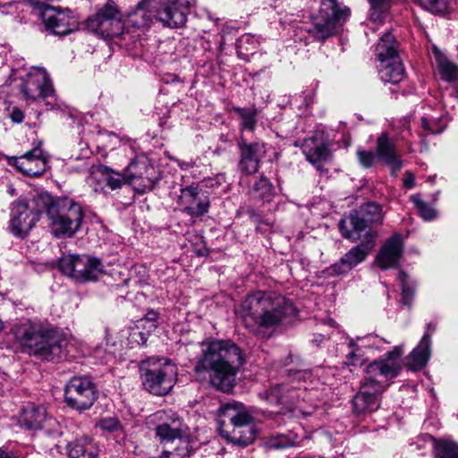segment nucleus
I'll return each instance as SVG.
<instances>
[{"mask_svg": "<svg viewBox=\"0 0 458 458\" xmlns=\"http://www.w3.org/2000/svg\"><path fill=\"white\" fill-rule=\"evenodd\" d=\"M241 348L230 340L207 339L201 343L200 353L195 359L194 371L208 376L212 386L227 392L243 364Z\"/></svg>", "mask_w": 458, "mask_h": 458, "instance_id": "nucleus-1", "label": "nucleus"}, {"mask_svg": "<svg viewBox=\"0 0 458 458\" xmlns=\"http://www.w3.org/2000/svg\"><path fill=\"white\" fill-rule=\"evenodd\" d=\"M403 354L402 345L394 346L383 356L370 362L366 368V376L360 391L352 400L356 413L372 412L379 407L382 394L398 377L403 369L401 357Z\"/></svg>", "mask_w": 458, "mask_h": 458, "instance_id": "nucleus-2", "label": "nucleus"}, {"mask_svg": "<svg viewBox=\"0 0 458 458\" xmlns=\"http://www.w3.org/2000/svg\"><path fill=\"white\" fill-rule=\"evenodd\" d=\"M295 311L293 303L276 292H253L241 304L245 327L255 335L274 331Z\"/></svg>", "mask_w": 458, "mask_h": 458, "instance_id": "nucleus-3", "label": "nucleus"}, {"mask_svg": "<svg viewBox=\"0 0 458 458\" xmlns=\"http://www.w3.org/2000/svg\"><path fill=\"white\" fill-rule=\"evenodd\" d=\"M11 334L23 352L41 360L59 359L67 347V339L64 334L30 319L14 324Z\"/></svg>", "mask_w": 458, "mask_h": 458, "instance_id": "nucleus-4", "label": "nucleus"}, {"mask_svg": "<svg viewBox=\"0 0 458 458\" xmlns=\"http://www.w3.org/2000/svg\"><path fill=\"white\" fill-rule=\"evenodd\" d=\"M217 425L222 437L234 445L246 446L256 437L252 416L242 404L236 402L225 403L219 408Z\"/></svg>", "mask_w": 458, "mask_h": 458, "instance_id": "nucleus-5", "label": "nucleus"}, {"mask_svg": "<svg viewBox=\"0 0 458 458\" xmlns=\"http://www.w3.org/2000/svg\"><path fill=\"white\" fill-rule=\"evenodd\" d=\"M45 211L51 232L56 238L73 236L80 230L84 217L81 205L66 197L53 199L50 196Z\"/></svg>", "mask_w": 458, "mask_h": 458, "instance_id": "nucleus-6", "label": "nucleus"}, {"mask_svg": "<svg viewBox=\"0 0 458 458\" xmlns=\"http://www.w3.org/2000/svg\"><path fill=\"white\" fill-rule=\"evenodd\" d=\"M143 388L148 393L162 396L169 394L177 380V368L165 358L150 357L139 366Z\"/></svg>", "mask_w": 458, "mask_h": 458, "instance_id": "nucleus-7", "label": "nucleus"}, {"mask_svg": "<svg viewBox=\"0 0 458 458\" xmlns=\"http://www.w3.org/2000/svg\"><path fill=\"white\" fill-rule=\"evenodd\" d=\"M49 199V194L38 193L29 200L18 199L14 201L9 226L11 233L16 237L25 238L39 220Z\"/></svg>", "mask_w": 458, "mask_h": 458, "instance_id": "nucleus-8", "label": "nucleus"}, {"mask_svg": "<svg viewBox=\"0 0 458 458\" xmlns=\"http://www.w3.org/2000/svg\"><path fill=\"white\" fill-rule=\"evenodd\" d=\"M350 14V8L341 0H322L319 11L313 17L308 32L315 39L323 41L335 34Z\"/></svg>", "mask_w": 458, "mask_h": 458, "instance_id": "nucleus-9", "label": "nucleus"}, {"mask_svg": "<svg viewBox=\"0 0 458 458\" xmlns=\"http://www.w3.org/2000/svg\"><path fill=\"white\" fill-rule=\"evenodd\" d=\"M21 92L27 101L43 99L50 109H61L62 104L58 103L55 95L52 81L43 68H33L30 71L21 85Z\"/></svg>", "mask_w": 458, "mask_h": 458, "instance_id": "nucleus-10", "label": "nucleus"}, {"mask_svg": "<svg viewBox=\"0 0 458 458\" xmlns=\"http://www.w3.org/2000/svg\"><path fill=\"white\" fill-rule=\"evenodd\" d=\"M383 213L380 205L368 202L360 210H352L347 218L339 222V230L345 239L352 242L360 237V233L372 224L383 222Z\"/></svg>", "mask_w": 458, "mask_h": 458, "instance_id": "nucleus-11", "label": "nucleus"}, {"mask_svg": "<svg viewBox=\"0 0 458 458\" xmlns=\"http://www.w3.org/2000/svg\"><path fill=\"white\" fill-rule=\"evenodd\" d=\"M85 26L89 31L104 38L120 36L124 27L121 12L112 0H108L95 14L89 16Z\"/></svg>", "mask_w": 458, "mask_h": 458, "instance_id": "nucleus-12", "label": "nucleus"}, {"mask_svg": "<svg viewBox=\"0 0 458 458\" xmlns=\"http://www.w3.org/2000/svg\"><path fill=\"white\" fill-rule=\"evenodd\" d=\"M97 397L96 386L89 377H73L65 386L64 401L73 410L82 411L89 409Z\"/></svg>", "mask_w": 458, "mask_h": 458, "instance_id": "nucleus-13", "label": "nucleus"}, {"mask_svg": "<svg viewBox=\"0 0 458 458\" xmlns=\"http://www.w3.org/2000/svg\"><path fill=\"white\" fill-rule=\"evenodd\" d=\"M158 181V170L145 158L137 159L127 167L126 182L139 193L153 190Z\"/></svg>", "mask_w": 458, "mask_h": 458, "instance_id": "nucleus-14", "label": "nucleus"}, {"mask_svg": "<svg viewBox=\"0 0 458 458\" xmlns=\"http://www.w3.org/2000/svg\"><path fill=\"white\" fill-rule=\"evenodd\" d=\"M237 146L240 171L247 175L256 174L259 169L261 159L267 153L266 144L262 141L250 142L244 136H241Z\"/></svg>", "mask_w": 458, "mask_h": 458, "instance_id": "nucleus-15", "label": "nucleus"}, {"mask_svg": "<svg viewBox=\"0 0 458 458\" xmlns=\"http://www.w3.org/2000/svg\"><path fill=\"white\" fill-rule=\"evenodd\" d=\"M177 203L191 217L204 216L210 206L208 192L194 183L181 189Z\"/></svg>", "mask_w": 458, "mask_h": 458, "instance_id": "nucleus-16", "label": "nucleus"}, {"mask_svg": "<svg viewBox=\"0 0 458 458\" xmlns=\"http://www.w3.org/2000/svg\"><path fill=\"white\" fill-rule=\"evenodd\" d=\"M190 12L188 0H160L156 8V17L169 28H181L186 21Z\"/></svg>", "mask_w": 458, "mask_h": 458, "instance_id": "nucleus-17", "label": "nucleus"}, {"mask_svg": "<svg viewBox=\"0 0 458 458\" xmlns=\"http://www.w3.org/2000/svg\"><path fill=\"white\" fill-rule=\"evenodd\" d=\"M47 163V157L40 147H36L21 157H13L10 161V164L20 172L32 177L40 176L45 173Z\"/></svg>", "mask_w": 458, "mask_h": 458, "instance_id": "nucleus-18", "label": "nucleus"}, {"mask_svg": "<svg viewBox=\"0 0 458 458\" xmlns=\"http://www.w3.org/2000/svg\"><path fill=\"white\" fill-rule=\"evenodd\" d=\"M301 147L307 160L318 169L321 168L322 162L330 158L331 153L323 132L317 131L306 138Z\"/></svg>", "mask_w": 458, "mask_h": 458, "instance_id": "nucleus-19", "label": "nucleus"}, {"mask_svg": "<svg viewBox=\"0 0 458 458\" xmlns=\"http://www.w3.org/2000/svg\"><path fill=\"white\" fill-rule=\"evenodd\" d=\"M403 252V238L401 234H394L385 242L376 257V262L383 270L395 268L399 265Z\"/></svg>", "mask_w": 458, "mask_h": 458, "instance_id": "nucleus-20", "label": "nucleus"}, {"mask_svg": "<svg viewBox=\"0 0 458 458\" xmlns=\"http://www.w3.org/2000/svg\"><path fill=\"white\" fill-rule=\"evenodd\" d=\"M42 19L46 30L56 36L70 34L78 27L75 19L68 13L47 11L43 13Z\"/></svg>", "mask_w": 458, "mask_h": 458, "instance_id": "nucleus-21", "label": "nucleus"}, {"mask_svg": "<svg viewBox=\"0 0 458 458\" xmlns=\"http://www.w3.org/2000/svg\"><path fill=\"white\" fill-rule=\"evenodd\" d=\"M371 249L372 244L369 242L352 247L338 262L330 267L331 274L338 276L349 272L365 260Z\"/></svg>", "mask_w": 458, "mask_h": 458, "instance_id": "nucleus-22", "label": "nucleus"}, {"mask_svg": "<svg viewBox=\"0 0 458 458\" xmlns=\"http://www.w3.org/2000/svg\"><path fill=\"white\" fill-rule=\"evenodd\" d=\"M20 422L28 429L37 430L47 429L48 427L53 426L55 420L47 417V410L44 406L29 404L23 409Z\"/></svg>", "mask_w": 458, "mask_h": 458, "instance_id": "nucleus-23", "label": "nucleus"}, {"mask_svg": "<svg viewBox=\"0 0 458 458\" xmlns=\"http://www.w3.org/2000/svg\"><path fill=\"white\" fill-rule=\"evenodd\" d=\"M89 181L91 184L96 182L94 185V190L96 191L98 190L103 191L106 187L114 191L120 189L123 186L126 181V176L124 177L121 174L114 172L107 166L102 165L91 174Z\"/></svg>", "mask_w": 458, "mask_h": 458, "instance_id": "nucleus-24", "label": "nucleus"}, {"mask_svg": "<svg viewBox=\"0 0 458 458\" xmlns=\"http://www.w3.org/2000/svg\"><path fill=\"white\" fill-rule=\"evenodd\" d=\"M66 454L69 458H98L99 447L89 437H76L66 445Z\"/></svg>", "mask_w": 458, "mask_h": 458, "instance_id": "nucleus-25", "label": "nucleus"}, {"mask_svg": "<svg viewBox=\"0 0 458 458\" xmlns=\"http://www.w3.org/2000/svg\"><path fill=\"white\" fill-rule=\"evenodd\" d=\"M431 355V339L424 333L417 346L406 357V367L411 370H420L426 366Z\"/></svg>", "mask_w": 458, "mask_h": 458, "instance_id": "nucleus-26", "label": "nucleus"}, {"mask_svg": "<svg viewBox=\"0 0 458 458\" xmlns=\"http://www.w3.org/2000/svg\"><path fill=\"white\" fill-rule=\"evenodd\" d=\"M377 156L382 158L393 170H399L402 167V161L396 154L395 145L386 133H383L377 138Z\"/></svg>", "mask_w": 458, "mask_h": 458, "instance_id": "nucleus-27", "label": "nucleus"}, {"mask_svg": "<svg viewBox=\"0 0 458 458\" xmlns=\"http://www.w3.org/2000/svg\"><path fill=\"white\" fill-rule=\"evenodd\" d=\"M405 75L404 67L399 58L381 64L379 76L384 83L398 84Z\"/></svg>", "mask_w": 458, "mask_h": 458, "instance_id": "nucleus-28", "label": "nucleus"}, {"mask_svg": "<svg viewBox=\"0 0 458 458\" xmlns=\"http://www.w3.org/2000/svg\"><path fill=\"white\" fill-rule=\"evenodd\" d=\"M149 0H141L137 6L128 13V22L135 28L148 27L153 21V13L149 10Z\"/></svg>", "mask_w": 458, "mask_h": 458, "instance_id": "nucleus-29", "label": "nucleus"}, {"mask_svg": "<svg viewBox=\"0 0 458 458\" xmlns=\"http://www.w3.org/2000/svg\"><path fill=\"white\" fill-rule=\"evenodd\" d=\"M432 55L441 78L446 81L458 80V66L450 62L438 47L433 46Z\"/></svg>", "mask_w": 458, "mask_h": 458, "instance_id": "nucleus-30", "label": "nucleus"}, {"mask_svg": "<svg viewBox=\"0 0 458 458\" xmlns=\"http://www.w3.org/2000/svg\"><path fill=\"white\" fill-rule=\"evenodd\" d=\"M376 53L381 64L399 58L396 41L391 32L388 31L381 37L376 47Z\"/></svg>", "mask_w": 458, "mask_h": 458, "instance_id": "nucleus-31", "label": "nucleus"}, {"mask_svg": "<svg viewBox=\"0 0 458 458\" xmlns=\"http://www.w3.org/2000/svg\"><path fill=\"white\" fill-rule=\"evenodd\" d=\"M187 427L183 422H172V425L159 423L155 431L161 443H169L175 439H181Z\"/></svg>", "mask_w": 458, "mask_h": 458, "instance_id": "nucleus-32", "label": "nucleus"}, {"mask_svg": "<svg viewBox=\"0 0 458 458\" xmlns=\"http://www.w3.org/2000/svg\"><path fill=\"white\" fill-rule=\"evenodd\" d=\"M259 47V38L251 34H243L236 43L238 55L244 60H248L253 55Z\"/></svg>", "mask_w": 458, "mask_h": 458, "instance_id": "nucleus-33", "label": "nucleus"}, {"mask_svg": "<svg viewBox=\"0 0 458 458\" xmlns=\"http://www.w3.org/2000/svg\"><path fill=\"white\" fill-rule=\"evenodd\" d=\"M250 195L253 199H259L265 202H269L273 197V185L267 179L261 176L251 186Z\"/></svg>", "mask_w": 458, "mask_h": 458, "instance_id": "nucleus-34", "label": "nucleus"}, {"mask_svg": "<svg viewBox=\"0 0 458 458\" xmlns=\"http://www.w3.org/2000/svg\"><path fill=\"white\" fill-rule=\"evenodd\" d=\"M236 112L241 119L240 131L241 136H244V131H253L257 125V109L255 108H237Z\"/></svg>", "mask_w": 458, "mask_h": 458, "instance_id": "nucleus-35", "label": "nucleus"}, {"mask_svg": "<svg viewBox=\"0 0 458 458\" xmlns=\"http://www.w3.org/2000/svg\"><path fill=\"white\" fill-rule=\"evenodd\" d=\"M294 391H289V388L284 385H278L272 387L266 393L267 400L270 403L286 405L293 397Z\"/></svg>", "mask_w": 458, "mask_h": 458, "instance_id": "nucleus-36", "label": "nucleus"}, {"mask_svg": "<svg viewBox=\"0 0 458 458\" xmlns=\"http://www.w3.org/2000/svg\"><path fill=\"white\" fill-rule=\"evenodd\" d=\"M434 454L437 458H458V445L450 440L435 443Z\"/></svg>", "mask_w": 458, "mask_h": 458, "instance_id": "nucleus-37", "label": "nucleus"}, {"mask_svg": "<svg viewBox=\"0 0 458 458\" xmlns=\"http://www.w3.org/2000/svg\"><path fill=\"white\" fill-rule=\"evenodd\" d=\"M370 4V20L375 23H382L390 8V0H368Z\"/></svg>", "mask_w": 458, "mask_h": 458, "instance_id": "nucleus-38", "label": "nucleus"}, {"mask_svg": "<svg viewBox=\"0 0 458 458\" xmlns=\"http://www.w3.org/2000/svg\"><path fill=\"white\" fill-rule=\"evenodd\" d=\"M86 265L81 282L95 281L104 274V266L100 259L88 257Z\"/></svg>", "mask_w": 458, "mask_h": 458, "instance_id": "nucleus-39", "label": "nucleus"}, {"mask_svg": "<svg viewBox=\"0 0 458 458\" xmlns=\"http://www.w3.org/2000/svg\"><path fill=\"white\" fill-rule=\"evenodd\" d=\"M411 200L418 209L420 216L425 221H432L437 216V211L419 196H411Z\"/></svg>", "mask_w": 458, "mask_h": 458, "instance_id": "nucleus-40", "label": "nucleus"}, {"mask_svg": "<svg viewBox=\"0 0 458 458\" xmlns=\"http://www.w3.org/2000/svg\"><path fill=\"white\" fill-rule=\"evenodd\" d=\"M296 438L293 434L276 436L267 441V446L272 449L287 448L295 445Z\"/></svg>", "mask_w": 458, "mask_h": 458, "instance_id": "nucleus-41", "label": "nucleus"}, {"mask_svg": "<svg viewBox=\"0 0 458 458\" xmlns=\"http://www.w3.org/2000/svg\"><path fill=\"white\" fill-rule=\"evenodd\" d=\"M349 346L352 348V350L346 356L345 363L348 366L353 367L362 366L365 361V359L363 357V353L361 352V351L358 347H356L352 340L350 342Z\"/></svg>", "mask_w": 458, "mask_h": 458, "instance_id": "nucleus-42", "label": "nucleus"}, {"mask_svg": "<svg viewBox=\"0 0 458 458\" xmlns=\"http://www.w3.org/2000/svg\"><path fill=\"white\" fill-rule=\"evenodd\" d=\"M159 314L154 310H149L144 318L140 320L142 327L146 328L148 332H152L158 327Z\"/></svg>", "mask_w": 458, "mask_h": 458, "instance_id": "nucleus-43", "label": "nucleus"}, {"mask_svg": "<svg viewBox=\"0 0 458 458\" xmlns=\"http://www.w3.org/2000/svg\"><path fill=\"white\" fill-rule=\"evenodd\" d=\"M357 157L360 165L362 167L369 168L374 165L377 158V154L371 150L359 148L357 150Z\"/></svg>", "mask_w": 458, "mask_h": 458, "instance_id": "nucleus-44", "label": "nucleus"}, {"mask_svg": "<svg viewBox=\"0 0 458 458\" xmlns=\"http://www.w3.org/2000/svg\"><path fill=\"white\" fill-rule=\"evenodd\" d=\"M87 259L88 257L86 256L75 255L73 264L74 275L72 276L75 280L82 281L83 274L87 266Z\"/></svg>", "mask_w": 458, "mask_h": 458, "instance_id": "nucleus-45", "label": "nucleus"}, {"mask_svg": "<svg viewBox=\"0 0 458 458\" xmlns=\"http://www.w3.org/2000/svg\"><path fill=\"white\" fill-rule=\"evenodd\" d=\"M189 456L190 451L186 442H181V445L174 451H165L163 453L164 458H187Z\"/></svg>", "mask_w": 458, "mask_h": 458, "instance_id": "nucleus-46", "label": "nucleus"}, {"mask_svg": "<svg viewBox=\"0 0 458 458\" xmlns=\"http://www.w3.org/2000/svg\"><path fill=\"white\" fill-rule=\"evenodd\" d=\"M75 255H69L60 259L59 268L64 275L72 277L74 275L73 264Z\"/></svg>", "mask_w": 458, "mask_h": 458, "instance_id": "nucleus-47", "label": "nucleus"}, {"mask_svg": "<svg viewBox=\"0 0 458 458\" xmlns=\"http://www.w3.org/2000/svg\"><path fill=\"white\" fill-rule=\"evenodd\" d=\"M157 415L160 420L159 423H167L168 425H172V422H183L181 417L173 411H158Z\"/></svg>", "mask_w": 458, "mask_h": 458, "instance_id": "nucleus-48", "label": "nucleus"}, {"mask_svg": "<svg viewBox=\"0 0 458 458\" xmlns=\"http://www.w3.org/2000/svg\"><path fill=\"white\" fill-rule=\"evenodd\" d=\"M99 426L102 429L106 430L108 432L116 431L121 428L120 422L115 418L103 419L100 421Z\"/></svg>", "mask_w": 458, "mask_h": 458, "instance_id": "nucleus-49", "label": "nucleus"}, {"mask_svg": "<svg viewBox=\"0 0 458 458\" xmlns=\"http://www.w3.org/2000/svg\"><path fill=\"white\" fill-rule=\"evenodd\" d=\"M414 287L412 285H404L402 287V301L405 305H410L414 296Z\"/></svg>", "mask_w": 458, "mask_h": 458, "instance_id": "nucleus-50", "label": "nucleus"}, {"mask_svg": "<svg viewBox=\"0 0 458 458\" xmlns=\"http://www.w3.org/2000/svg\"><path fill=\"white\" fill-rule=\"evenodd\" d=\"M422 129L430 134L441 133L444 128H437L435 123H430L426 117L421 118Z\"/></svg>", "mask_w": 458, "mask_h": 458, "instance_id": "nucleus-51", "label": "nucleus"}, {"mask_svg": "<svg viewBox=\"0 0 458 458\" xmlns=\"http://www.w3.org/2000/svg\"><path fill=\"white\" fill-rule=\"evenodd\" d=\"M10 118L13 123H21L24 119V113L18 107H13L10 114Z\"/></svg>", "mask_w": 458, "mask_h": 458, "instance_id": "nucleus-52", "label": "nucleus"}, {"mask_svg": "<svg viewBox=\"0 0 458 458\" xmlns=\"http://www.w3.org/2000/svg\"><path fill=\"white\" fill-rule=\"evenodd\" d=\"M149 333L150 332H148V333H144L141 331H136V332L132 333L131 336L135 339V341L139 344L143 345L147 343Z\"/></svg>", "mask_w": 458, "mask_h": 458, "instance_id": "nucleus-53", "label": "nucleus"}, {"mask_svg": "<svg viewBox=\"0 0 458 458\" xmlns=\"http://www.w3.org/2000/svg\"><path fill=\"white\" fill-rule=\"evenodd\" d=\"M398 279L400 280V282L402 284V287L409 284L407 282L408 275L405 272L400 271L398 274Z\"/></svg>", "mask_w": 458, "mask_h": 458, "instance_id": "nucleus-54", "label": "nucleus"}, {"mask_svg": "<svg viewBox=\"0 0 458 458\" xmlns=\"http://www.w3.org/2000/svg\"><path fill=\"white\" fill-rule=\"evenodd\" d=\"M0 458H17L13 454L8 453L3 447H0Z\"/></svg>", "mask_w": 458, "mask_h": 458, "instance_id": "nucleus-55", "label": "nucleus"}, {"mask_svg": "<svg viewBox=\"0 0 458 458\" xmlns=\"http://www.w3.org/2000/svg\"><path fill=\"white\" fill-rule=\"evenodd\" d=\"M248 214L250 216V217L251 218V220L255 223H259V216L258 214L255 212V210L253 209H250L248 210Z\"/></svg>", "mask_w": 458, "mask_h": 458, "instance_id": "nucleus-56", "label": "nucleus"}, {"mask_svg": "<svg viewBox=\"0 0 458 458\" xmlns=\"http://www.w3.org/2000/svg\"><path fill=\"white\" fill-rule=\"evenodd\" d=\"M178 165L182 170H187L190 167H192L191 162L179 161Z\"/></svg>", "mask_w": 458, "mask_h": 458, "instance_id": "nucleus-57", "label": "nucleus"}, {"mask_svg": "<svg viewBox=\"0 0 458 458\" xmlns=\"http://www.w3.org/2000/svg\"><path fill=\"white\" fill-rule=\"evenodd\" d=\"M413 176L411 174H409V176L404 180V185L408 188L413 187Z\"/></svg>", "mask_w": 458, "mask_h": 458, "instance_id": "nucleus-58", "label": "nucleus"}, {"mask_svg": "<svg viewBox=\"0 0 458 458\" xmlns=\"http://www.w3.org/2000/svg\"><path fill=\"white\" fill-rule=\"evenodd\" d=\"M435 330H436V325L432 324V323H428L427 325V329H426L425 333H428L431 335V334L434 333Z\"/></svg>", "mask_w": 458, "mask_h": 458, "instance_id": "nucleus-59", "label": "nucleus"}]
</instances>
